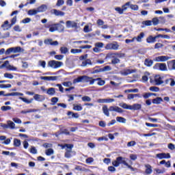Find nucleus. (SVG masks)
I'll use <instances>...</instances> for the list:
<instances>
[{
    "mask_svg": "<svg viewBox=\"0 0 175 175\" xmlns=\"http://www.w3.org/2000/svg\"><path fill=\"white\" fill-rule=\"evenodd\" d=\"M135 98H140L139 94H129L127 95V99H129V100H131L132 99H135Z\"/></svg>",
    "mask_w": 175,
    "mask_h": 175,
    "instance_id": "obj_28",
    "label": "nucleus"
},
{
    "mask_svg": "<svg viewBox=\"0 0 175 175\" xmlns=\"http://www.w3.org/2000/svg\"><path fill=\"white\" fill-rule=\"evenodd\" d=\"M83 51L81 49H72L70 50V53L72 54H80Z\"/></svg>",
    "mask_w": 175,
    "mask_h": 175,
    "instance_id": "obj_42",
    "label": "nucleus"
},
{
    "mask_svg": "<svg viewBox=\"0 0 175 175\" xmlns=\"http://www.w3.org/2000/svg\"><path fill=\"white\" fill-rule=\"evenodd\" d=\"M148 76H150V73L146 72L144 76L142 77L143 81H148Z\"/></svg>",
    "mask_w": 175,
    "mask_h": 175,
    "instance_id": "obj_59",
    "label": "nucleus"
},
{
    "mask_svg": "<svg viewBox=\"0 0 175 175\" xmlns=\"http://www.w3.org/2000/svg\"><path fill=\"white\" fill-rule=\"evenodd\" d=\"M33 98L35 99V100H36L37 102H43L45 99V98L44 97V96L40 95V94H34L33 96Z\"/></svg>",
    "mask_w": 175,
    "mask_h": 175,
    "instance_id": "obj_15",
    "label": "nucleus"
},
{
    "mask_svg": "<svg viewBox=\"0 0 175 175\" xmlns=\"http://www.w3.org/2000/svg\"><path fill=\"white\" fill-rule=\"evenodd\" d=\"M125 94L127 93H136V92H139V89H130V90H126L124 91Z\"/></svg>",
    "mask_w": 175,
    "mask_h": 175,
    "instance_id": "obj_49",
    "label": "nucleus"
},
{
    "mask_svg": "<svg viewBox=\"0 0 175 175\" xmlns=\"http://www.w3.org/2000/svg\"><path fill=\"white\" fill-rule=\"evenodd\" d=\"M144 38V33L142 32L139 33V36H137V37H135V40H137V42L140 43L142 42V39H143Z\"/></svg>",
    "mask_w": 175,
    "mask_h": 175,
    "instance_id": "obj_35",
    "label": "nucleus"
},
{
    "mask_svg": "<svg viewBox=\"0 0 175 175\" xmlns=\"http://www.w3.org/2000/svg\"><path fill=\"white\" fill-rule=\"evenodd\" d=\"M46 94L51 96H53V95H55V88H50L47 89Z\"/></svg>",
    "mask_w": 175,
    "mask_h": 175,
    "instance_id": "obj_25",
    "label": "nucleus"
},
{
    "mask_svg": "<svg viewBox=\"0 0 175 175\" xmlns=\"http://www.w3.org/2000/svg\"><path fill=\"white\" fill-rule=\"evenodd\" d=\"M73 109L75 110L76 111H81L83 110V107H81V105H74Z\"/></svg>",
    "mask_w": 175,
    "mask_h": 175,
    "instance_id": "obj_44",
    "label": "nucleus"
},
{
    "mask_svg": "<svg viewBox=\"0 0 175 175\" xmlns=\"http://www.w3.org/2000/svg\"><path fill=\"white\" fill-rule=\"evenodd\" d=\"M153 68L159 69V70H161L162 72H167V66H166V64H164V63H157L153 66Z\"/></svg>",
    "mask_w": 175,
    "mask_h": 175,
    "instance_id": "obj_4",
    "label": "nucleus"
},
{
    "mask_svg": "<svg viewBox=\"0 0 175 175\" xmlns=\"http://www.w3.org/2000/svg\"><path fill=\"white\" fill-rule=\"evenodd\" d=\"M136 146V142L135 141H131L127 143V147H133Z\"/></svg>",
    "mask_w": 175,
    "mask_h": 175,
    "instance_id": "obj_62",
    "label": "nucleus"
},
{
    "mask_svg": "<svg viewBox=\"0 0 175 175\" xmlns=\"http://www.w3.org/2000/svg\"><path fill=\"white\" fill-rule=\"evenodd\" d=\"M143 25H146L147 27H151L152 25V22L151 21H145L142 22Z\"/></svg>",
    "mask_w": 175,
    "mask_h": 175,
    "instance_id": "obj_55",
    "label": "nucleus"
},
{
    "mask_svg": "<svg viewBox=\"0 0 175 175\" xmlns=\"http://www.w3.org/2000/svg\"><path fill=\"white\" fill-rule=\"evenodd\" d=\"M53 14H55V16H60L61 17L65 16V12H62V11H59L58 10H53Z\"/></svg>",
    "mask_w": 175,
    "mask_h": 175,
    "instance_id": "obj_23",
    "label": "nucleus"
},
{
    "mask_svg": "<svg viewBox=\"0 0 175 175\" xmlns=\"http://www.w3.org/2000/svg\"><path fill=\"white\" fill-rule=\"evenodd\" d=\"M7 124L8 125V128H10V129H14V128H16V124H14V122H12L11 120H8Z\"/></svg>",
    "mask_w": 175,
    "mask_h": 175,
    "instance_id": "obj_39",
    "label": "nucleus"
},
{
    "mask_svg": "<svg viewBox=\"0 0 175 175\" xmlns=\"http://www.w3.org/2000/svg\"><path fill=\"white\" fill-rule=\"evenodd\" d=\"M14 146H15V147H20V146H21V141L20 139H14Z\"/></svg>",
    "mask_w": 175,
    "mask_h": 175,
    "instance_id": "obj_45",
    "label": "nucleus"
},
{
    "mask_svg": "<svg viewBox=\"0 0 175 175\" xmlns=\"http://www.w3.org/2000/svg\"><path fill=\"white\" fill-rule=\"evenodd\" d=\"M55 59H57L58 61H62L64 59V55H55Z\"/></svg>",
    "mask_w": 175,
    "mask_h": 175,
    "instance_id": "obj_64",
    "label": "nucleus"
},
{
    "mask_svg": "<svg viewBox=\"0 0 175 175\" xmlns=\"http://www.w3.org/2000/svg\"><path fill=\"white\" fill-rule=\"evenodd\" d=\"M10 66V64L9 63V61H8V60L5 61L4 62V64H2L3 68H6V69H9Z\"/></svg>",
    "mask_w": 175,
    "mask_h": 175,
    "instance_id": "obj_57",
    "label": "nucleus"
},
{
    "mask_svg": "<svg viewBox=\"0 0 175 175\" xmlns=\"http://www.w3.org/2000/svg\"><path fill=\"white\" fill-rule=\"evenodd\" d=\"M131 3H132V2L128 1V2H126V3H124V5H122L124 12H126V10H128L129 8H131Z\"/></svg>",
    "mask_w": 175,
    "mask_h": 175,
    "instance_id": "obj_34",
    "label": "nucleus"
},
{
    "mask_svg": "<svg viewBox=\"0 0 175 175\" xmlns=\"http://www.w3.org/2000/svg\"><path fill=\"white\" fill-rule=\"evenodd\" d=\"M31 18H26L22 21V23H23V24H28V23H31Z\"/></svg>",
    "mask_w": 175,
    "mask_h": 175,
    "instance_id": "obj_63",
    "label": "nucleus"
},
{
    "mask_svg": "<svg viewBox=\"0 0 175 175\" xmlns=\"http://www.w3.org/2000/svg\"><path fill=\"white\" fill-rule=\"evenodd\" d=\"M161 102H163V99H162V98H161V97H157L152 100V103L154 105H159V104H161Z\"/></svg>",
    "mask_w": 175,
    "mask_h": 175,
    "instance_id": "obj_27",
    "label": "nucleus"
},
{
    "mask_svg": "<svg viewBox=\"0 0 175 175\" xmlns=\"http://www.w3.org/2000/svg\"><path fill=\"white\" fill-rule=\"evenodd\" d=\"M142 109V105L140 104H133V105H130V110H140Z\"/></svg>",
    "mask_w": 175,
    "mask_h": 175,
    "instance_id": "obj_22",
    "label": "nucleus"
},
{
    "mask_svg": "<svg viewBox=\"0 0 175 175\" xmlns=\"http://www.w3.org/2000/svg\"><path fill=\"white\" fill-rule=\"evenodd\" d=\"M169 70H175V59L167 62Z\"/></svg>",
    "mask_w": 175,
    "mask_h": 175,
    "instance_id": "obj_13",
    "label": "nucleus"
},
{
    "mask_svg": "<svg viewBox=\"0 0 175 175\" xmlns=\"http://www.w3.org/2000/svg\"><path fill=\"white\" fill-rule=\"evenodd\" d=\"M145 167V173L146 174H151V173H152V167L149 164L146 165Z\"/></svg>",
    "mask_w": 175,
    "mask_h": 175,
    "instance_id": "obj_26",
    "label": "nucleus"
},
{
    "mask_svg": "<svg viewBox=\"0 0 175 175\" xmlns=\"http://www.w3.org/2000/svg\"><path fill=\"white\" fill-rule=\"evenodd\" d=\"M66 28H77V23L73 21H67L66 22Z\"/></svg>",
    "mask_w": 175,
    "mask_h": 175,
    "instance_id": "obj_9",
    "label": "nucleus"
},
{
    "mask_svg": "<svg viewBox=\"0 0 175 175\" xmlns=\"http://www.w3.org/2000/svg\"><path fill=\"white\" fill-rule=\"evenodd\" d=\"M109 110V111H116V113H124V110L119 107L111 106Z\"/></svg>",
    "mask_w": 175,
    "mask_h": 175,
    "instance_id": "obj_12",
    "label": "nucleus"
},
{
    "mask_svg": "<svg viewBox=\"0 0 175 175\" xmlns=\"http://www.w3.org/2000/svg\"><path fill=\"white\" fill-rule=\"evenodd\" d=\"M156 158L159 159H170V154L169 153H159L156 154Z\"/></svg>",
    "mask_w": 175,
    "mask_h": 175,
    "instance_id": "obj_8",
    "label": "nucleus"
},
{
    "mask_svg": "<svg viewBox=\"0 0 175 175\" xmlns=\"http://www.w3.org/2000/svg\"><path fill=\"white\" fill-rule=\"evenodd\" d=\"M84 83H89L90 85H94L95 84V79L85 76Z\"/></svg>",
    "mask_w": 175,
    "mask_h": 175,
    "instance_id": "obj_14",
    "label": "nucleus"
},
{
    "mask_svg": "<svg viewBox=\"0 0 175 175\" xmlns=\"http://www.w3.org/2000/svg\"><path fill=\"white\" fill-rule=\"evenodd\" d=\"M111 64H113V65H116V64H120V59L117 57H113V59L111 60Z\"/></svg>",
    "mask_w": 175,
    "mask_h": 175,
    "instance_id": "obj_60",
    "label": "nucleus"
},
{
    "mask_svg": "<svg viewBox=\"0 0 175 175\" xmlns=\"http://www.w3.org/2000/svg\"><path fill=\"white\" fill-rule=\"evenodd\" d=\"M96 81H97V85H99L100 87H103V85L106 84V81H105V80H103L102 78L95 79V82Z\"/></svg>",
    "mask_w": 175,
    "mask_h": 175,
    "instance_id": "obj_21",
    "label": "nucleus"
},
{
    "mask_svg": "<svg viewBox=\"0 0 175 175\" xmlns=\"http://www.w3.org/2000/svg\"><path fill=\"white\" fill-rule=\"evenodd\" d=\"M68 116H72V118H79V117H80V116L79 115V113H73L72 111H68Z\"/></svg>",
    "mask_w": 175,
    "mask_h": 175,
    "instance_id": "obj_41",
    "label": "nucleus"
},
{
    "mask_svg": "<svg viewBox=\"0 0 175 175\" xmlns=\"http://www.w3.org/2000/svg\"><path fill=\"white\" fill-rule=\"evenodd\" d=\"M1 110H2V111H8V110H12V107H10V106H2L1 107Z\"/></svg>",
    "mask_w": 175,
    "mask_h": 175,
    "instance_id": "obj_53",
    "label": "nucleus"
},
{
    "mask_svg": "<svg viewBox=\"0 0 175 175\" xmlns=\"http://www.w3.org/2000/svg\"><path fill=\"white\" fill-rule=\"evenodd\" d=\"M153 25H158L159 24V19L157 17L153 18L152 20Z\"/></svg>",
    "mask_w": 175,
    "mask_h": 175,
    "instance_id": "obj_56",
    "label": "nucleus"
},
{
    "mask_svg": "<svg viewBox=\"0 0 175 175\" xmlns=\"http://www.w3.org/2000/svg\"><path fill=\"white\" fill-rule=\"evenodd\" d=\"M133 72H135V70L127 69L120 71V75H122V76H128V75H131Z\"/></svg>",
    "mask_w": 175,
    "mask_h": 175,
    "instance_id": "obj_16",
    "label": "nucleus"
},
{
    "mask_svg": "<svg viewBox=\"0 0 175 175\" xmlns=\"http://www.w3.org/2000/svg\"><path fill=\"white\" fill-rule=\"evenodd\" d=\"M60 51H61L62 54H66L68 53V51H69V50L68 49V48H66L65 46H62L60 48Z\"/></svg>",
    "mask_w": 175,
    "mask_h": 175,
    "instance_id": "obj_52",
    "label": "nucleus"
},
{
    "mask_svg": "<svg viewBox=\"0 0 175 175\" xmlns=\"http://www.w3.org/2000/svg\"><path fill=\"white\" fill-rule=\"evenodd\" d=\"M40 79L44 81H56V80H58V77H40Z\"/></svg>",
    "mask_w": 175,
    "mask_h": 175,
    "instance_id": "obj_11",
    "label": "nucleus"
},
{
    "mask_svg": "<svg viewBox=\"0 0 175 175\" xmlns=\"http://www.w3.org/2000/svg\"><path fill=\"white\" fill-rule=\"evenodd\" d=\"M147 43H155L157 42V36L153 37L152 36H150L146 38Z\"/></svg>",
    "mask_w": 175,
    "mask_h": 175,
    "instance_id": "obj_19",
    "label": "nucleus"
},
{
    "mask_svg": "<svg viewBox=\"0 0 175 175\" xmlns=\"http://www.w3.org/2000/svg\"><path fill=\"white\" fill-rule=\"evenodd\" d=\"M72 148H73V145L66 144V152H72Z\"/></svg>",
    "mask_w": 175,
    "mask_h": 175,
    "instance_id": "obj_38",
    "label": "nucleus"
},
{
    "mask_svg": "<svg viewBox=\"0 0 175 175\" xmlns=\"http://www.w3.org/2000/svg\"><path fill=\"white\" fill-rule=\"evenodd\" d=\"M116 121H118V122H122V124H125V122H126V119L122 117H117Z\"/></svg>",
    "mask_w": 175,
    "mask_h": 175,
    "instance_id": "obj_43",
    "label": "nucleus"
},
{
    "mask_svg": "<svg viewBox=\"0 0 175 175\" xmlns=\"http://www.w3.org/2000/svg\"><path fill=\"white\" fill-rule=\"evenodd\" d=\"M37 10L38 13H43V12H46V10H47V5H42L40 7L37 8Z\"/></svg>",
    "mask_w": 175,
    "mask_h": 175,
    "instance_id": "obj_24",
    "label": "nucleus"
},
{
    "mask_svg": "<svg viewBox=\"0 0 175 175\" xmlns=\"http://www.w3.org/2000/svg\"><path fill=\"white\" fill-rule=\"evenodd\" d=\"M109 70H111V67H110V66H106L99 70H94L93 73H99V72H107Z\"/></svg>",
    "mask_w": 175,
    "mask_h": 175,
    "instance_id": "obj_17",
    "label": "nucleus"
},
{
    "mask_svg": "<svg viewBox=\"0 0 175 175\" xmlns=\"http://www.w3.org/2000/svg\"><path fill=\"white\" fill-rule=\"evenodd\" d=\"M19 99H21V100H23V102H24L25 103H27V105H29V103H32V102H33V99L28 100L24 97H19Z\"/></svg>",
    "mask_w": 175,
    "mask_h": 175,
    "instance_id": "obj_37",
    "label": "nucleus"
},
{
    "mask_svg": "<svg viewBox=\"0 0 175 175\" xmlns=\"http://www.w3.org/2000/svg\"><path fill=\"white\" fill-rule=\"evenodd\" d=\"M130 9H131V10H134L135 12H137V10H139V5L132 4V3H131V4L130 5Z\"/></svg>",
    "mask_w": 175,
    "mask_h": 175,
    "instance_id": "obj_46",
    "label": "nucleus"
},
{
    "mask_svg": "<svg viewBox=\"0 0 175 175\" xmlns=\"http://www.w3.org/2000/svg\"><path fill=\"white\" fill-rule=\"evenodd\" d=\"M97 102L98 103H113L115 100L113 98H99Z\"/></svg>",
    "mask_w": 175,
    "mask_h": 175,
    "instance_id": "obj_10",
    "label": "nucleus"
},
{
    "mask_svg": "<svg viewBox=\"0 0 175 175\" xmlns=\"http://www.w3.org/2000/svg\"><path fill=\"white\" fill-rule=\"evenodd\" d=\"M83 102H91V98L88 96L82 97Z\"/></svg>",
    "mask_w": 175,
    "mask_h": 175,
    "instance_id": "obj_61",
    "label": "nucleus"
},
{
    "mask_svg": "<svg viewBox=\"0 0 175 175\" xmlns=\"http://www.w3.org/2000/svg\"><path fill=\"white\" fill-rule=\"evenodd\" d=\"M4 77H5V79H10V80L14 79L13 74L9 72L4 73Z\"/></svg>",
    "mask_w": 175,
    "mask_h": 175,
    "instance_id": "obj_40",
    "label": "nucleus"
},
{
    "mask_svg": "<svg viewBox=\"0 0 175 175\" xmlns=\"http://www.w3.org/2000/svg\"><path fill=\"white\" fill-rule=\"evenodd\" d=\"M121 163L124 165V166H127L129 169L132 167L131 165H128V163L125 161V158L122 157H117L115 161H112V165L113 166H115V167H118Z\"/></svg>",
    "mask_w": 175,
    "mask_h": 175,
    "instance_id": "obj_1",
    "label": "nucleus"
},
{
    "mask_svg": "<svg viewBox=\"0 0 175 175\" xmlns=\"http://www.w3.org/2000/svg\"><path fill=\"white\" fill-rule=\"evenodd\" d=\"M163 76L157 75L154 76V80L156 85H162V84H165V81H163Z\"/></svg>",
    "mask_w": 175,
    "mask_h": 175,
    "instance_id": "obj_5",
    "label": "nucleus"
},
{
    "mask_svg": "<svg viewBox=\"0 0 175 175\" xmlns=\"http://www.w3.org/2000/svg\"><path fill=\"white\" fill-rule=\"evenodd\" d=\"M38 8L36 10L35 9H32V10H29L27 12V14H29V16H35V14H38Z\"/></svg>",
    "mask_w": 175,
    "mask_h": 175,
    "instance_id": "obj_33",
    "label": "nucleus"
},
{
    "mask_svg": "<svg viewBox=\"0 0 175 175\" xmlns=\"http://www.w3.org/2000/svg\"><path fill=\"white\" fill-rule=\"evenodd\" d=\"M48 66L52 68V69H59L62 66H64V62L55 60H51L48 62Z\"/></svg>",
    "mask_w": 175,
    "mask_h": 175,
    "instance_id": "obj_3",
    "label": "nucleus"
},
{
    "mask_svg": "<svg viewBox=\"0 0 175 175\" xmlns=\"http://www.w3.org/2000/svg\"><path fill=\"white\" fill-rule=\"evenodd\" d=\"M154 64V62L150 59H146L144 61V65H146V66H152Z\"/></svg>",
    "mask_w": 175,
    "mask_h": 175,
    "instance_id": "obj_30",
    "label": "nucleus"
},
{
    "mask_svg": "<svg viewBox=\"0 0 175 175\" xmlns=\"http://www.w3.org/2000/svg\"><path fill=\"white\" fill-rule=\"evenodd\" d=\"M103 114L106 116V117H110V112L109 108L107 107V105H104L102 108Z\"/></svg>",
    "mask_w": 175,
    "mask_h": 175,
    "instance_id": "obj_20",
    "label": "nucleus"
},
{
    "mask_svg": "<svg viewBox=\"0 0 175 175\" xmlns=\"http://www.w3.org/2000/svg\"><path fill=\"white\" fill-rule=\"evenodd\" d=\"M119 106H120V107H122V109H125L126 110H131V105H129L125 103H120Z\"/></svg>",
    "mask_w": 175,
    "mask_h": 175,
    "instance_id": "obj_29",
    "label": "nucleus"
},
{
    "mask_svg": "<svg viewBox=\"0 0 175 175\" xmlns=\"http://www.w3.org/2000/svg\"><path fill=\"white\" fill-rule=\"evenodd\" d=\"M150 91H152V92H158L159 91V88L157 86H152L149 88Z\"/></svg>",
    "mask_w": 175,
    "mask_h": 175,
    "instance_id": "obj_51",
    "label": "nucleus"
},
{
    "mask_svg": "<svg viewBox=\"0 0 175 175\" xmlns=\"http://www.w3.org/2000/svg\"><path fill=\"white\" fill-rule=\"evenodd\" d=\"M55 31H59V32H64L65 31V27L60 23H54L51 25L49 28V32H55Z\"/></svg>",
    "mask_w": 175,
    "mask_h": 175,
    "instance_id": "obj_2",
    "label": "nucleus"
},
{
    "mask_svg": "<svg viewBox=\"0 0 175 175\" xmlns=\"http://www.w3.org/2000/svg\"><path fill=\"white\" fill-rule=\"evenodd\" d=\"M115 10L119 14H124V12H125V10H124V8H122H122H120V7L115 8Z\"/></svg>",
    "mask_w": 175,
    "mask_h": 175,
    "instance_id": "obj_36",
    "label": "nucleus"
},
{
    "mask_svg": "<svg viewBox=\"0 0 175 175\" xmlns=\"http://www.w3.org/2000/svg\"><path fill=\"white\" fill-rule=\"evenodd\" d=\"M11 49L14 54H16V53H21V51L23 50L20 46L11 47Z\"/></svg>",
    "mask_w": 175,
    "mask_h": 175,
    "instance_id": "obj_32",
    "label": "nucleus"
},
{
    "mask_svg": "<svg viewBox=\"0 0 175 175\" xmlns=\"http://www.w3.org/2000/svg\"><path fill=\"white\" fill-rule=\"evenodd\" d=\"M0 88H2L3 90L6 88H12V85L11 84L5 85V84L0 83Z\"/></svg>",
    "mask_w": 175,
    "mask_h": 175,
    "instance_id": "obj_50",
    "label": "nucleus"
},
{
    "mask_svg": "<svg viewBox=\"0 0 175 175\" xmlns=\"http://www.w3.org/2000/svg\"><path fill=\"white\" fill-rule=\"evenodd\" d=\"M45 154L46 155H48V156L53 155V154H54V150H53V148H49L46 150Z\"/></svg>",
    "mask_w": 175,
    "mask_h": 175,
    "instance_id": "obj_47",
    "label": "nucleus"
},
{
    "mask_svg": "<svg viewBox=\"0 0 175 175\" xmlns=\"http://www.w3.org/2000/svg\"><path fill=\"white\" fill-rule=\"evenodd\" d=\"M118 47H120V45H118V43L117 42L109 43L106 45L105 49L106 50H118Z\"/></svg>",
    "mask_w": 175,
    "mask_h": 175,
    "instance_id": "obj_6",
    "label": "nucleus"
},
{
    "mask_svg": "<svg viewBox=\"0 0 175 175\" xmlns=\"http://www.w3.org/2000/svg\"><path fill=\"white\" fill-rule=\"evenodd\" d=\"M6 38H10V33H5L3 36H0V39H6Z\"/></svg>",
    "mask_w": 175,
    "mask_h": 175,
    "instance_id": "obj_58",
    "label": "nucleus"
},
{
    "mask_svg": "<svg viewBox=\"0 0 175 175\" xmlns=\"http://www.w3.org/2000/svg\"><path fill=\"white\" fill-rule=\"evenodd\" d=\"M169 59H172V57L169 56H158L154 58L156 62H166Z\"/></svg>",
    "mask_w": 175,
    "mask_h": 175,
    "instance_id": "obj_7",
    "label": "nucleus"
},
{
    "mask_svg": "<svg viewBox=\"0 0 175 175\" xmlns=\"http://www.w3.org/2000/svg\"><path fill=\"white\" fill-rule=\"evenodd\" d=\"M14 31H15L16 32H22L23 29H21L20 25H17L14 27Z\"/></svg>",
    "mask_w": 175,
    "mask_h": 175,
    "instance_id": "obj_54",
    "label": "nucleus"
},
{
    "mask_svg": "<svg viewBox=\"0 0 175 175\" xmlns=\"http://www.w3.org/2000/svg\"><path fill=\"white\" fill-rule=\"evenodd\" d=\"M157 39H158V38H161L163 39H170V36L168 35H163V34H159L157 36H156Z\"/></svg>",
    "mask_w": 175,
    "mask_h": 175,
    "instance_id": "obj_48",
    "label": "nucleus"
},
{
    "mask_svg": "<svg viewBox=\"0 0 175 175\" xmlns=\"http://www.w3.org/2000/svg\"><path fill=\"white\" fill-rule=\"evenodd\" d=\"M85 76L79 77L73 80V84H77V83H84Z\"/></svg>",
    "mask_w": 175,
    "mask_h": 175,
    "instance_id": "obj_18",
    "label": "nucleus"
},
{
    "mask_svg": "<svg viewBox=\"0 0 175 175\" xmlns=\"http://www.w3.org/2000/svg\"><path fill=\"white\" fill-rule=\"evenodd\" d=\"M88 65H92V63L90 59H87L82 62L81 66H88Z\"/></svg>",
    "mask_w": 175,
    "mask_h": 175,
    "instance_id": "obj_31",
    "label": "nucleus"
}]
</instances>
